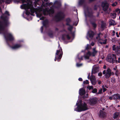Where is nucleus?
Segmentation results:
<instances>
[{"label": "nucleus", "instance_id": "nucleus-1", "mask_svg": "<svg viewBox=\"0 0 120 120\" xmlns=\"http://www.w3.org/2000/svg\"><path fill=\"white\" fill-rule=\"evenodd\" d=\"M4 14L0 17L1 19L3 20V22L0 21V30H3L7 26L8 24V20L7 19V16H4Z\"/></svg>", "mask_w": 120, "mask_h": 120}, {"label": "nucleus", "instance_id": "nucleus-2", "mask_svg": "<svg viewBox=\"0 0 120 120\" xmlns=\"http://www.w3.org/2000/svg\"><path fill=\"white\" fill-rule=\"evenodd\" d=\"M76 105L77 106L74 109V110L78 112H81L88 109L87 104L85 102H84L83 104L81 102L80 104H79L78 103H77Z\"/></svg>", "mask_w": 120, "mask_h": 120}, {"label": "nucleus", "instance_id": "nucleus-3", "mask_svg": "<svg viewBox=\"0 0 120 120\" xmlns=\"http://www.w3.org/2000/svg\"><path fill=\"white\" fill-rule=\"evenodd\" d=\"M65 15L64 12L61 11L58 12L55 16L54 18L57 22H59L62 20L64 18Z\"/></svg>", "mask_w": 120, "mask_h": 120}, {"label": "nucleus", "instance_id": "nucleus-4", "mask_svg": "<svg viewBox=\"0 0 120 120\" xmlns=\"http://www.w3.org/2000/svg\"><path fill=\"white\" fill-rule=\"evenodd\" d=\"M60 48L59 50H57L56 51L55 55V58L54 60L55 61L57 60L58 62L60 61L62 57L63 54L62 49L61 47H60Z\"/></svg>", "mask_w": 120, "mask_h": 120}, {"label": "nucleus", "instance_id": "nucleus-5", "mask_svg": "<svg viewBox=\"0 0 120 120\" xmlns=\"http://www.w3.org/2000/svg\"><path fill=\"white\" fill-rule=\"evenodd\" d=\"M117 58L116 55L114 54H109L106 58V60L109 62L113 64L115 62V60Z\"/></svg>", "mask_w": 120, "mask_h": 120}, {"label": "nucleus", "instance_id": "nucleus-6", "mask_svg": "<svg viewBox=\"0 0 120 120\" xmlns=\"http://www.w3.org/2000/svg\"><path fill=\"white\" fill-rule=\"evenodd\" d=\"M4 37L6 41H12L14 40V38L11 34L4 32L3 33Z\"/></svg>", "mask_w": 120, "mask_h": 120}, {"label": "nucleus", "instance_id": "nucleus-7", "mask_svg": "<svg viewBox=\"0 0 120 120\" xmlns=\"http://www.w3.org/2000/svg\"><path fill=\"white\" fill-rule=\"evenodd\" d=\"M101 6L104 11H107L109 7V4L106 0H105L101 3Z\"/></svg>", "mask_w": 120, "mask_h": 120}, {"label": "nucleus", "instance_id": "nucleus-8", "mask_svg": "<svg viewBox=\"0 0 120 120\" xmlns=\"http://www.w3.org/2000/svg\"><path fill=\"white\" fill-rule=\"evenodd\" d=\"M89 102L90 105L93 106L98 102V100L95 98H90L89 100Z\"/></svg>", "mask_w": 120, "mask_h": 120}, {"label": "nucleus", "instance_id": "nucleus-9", "mask_svg": "<svg viewBox=\"0 0 120 120\" xmlns=\"http://www.w3.org/2000/svg\"><path fill=\"white\" fill-rule=\"evenodd\" d=\"M45 11H47L48 13V14L49 16L52 15L55 12V11L54 9L51 7L49 10L46 9Z\"/></svg>", "mask_w": 120, "mask_h": 120}, {"label": "nucleus", "instance_id": "nucleus-10", "mask_svg": "<svg viewBox=\"0 0 120 120\" xmlns=\"http://www.w3.org/2000/svg\"><path fill=\"white\" fill-rule=\"evenodd\" d=\"M22 46V45L20 44H16L11 46V47L12 49H16L21 47Z\"/></svg>", "mask_w": 120, "mask_h": 120}, {"label": "nucleus", "instance_id": "nucleus-11", "mask_svg": "<svg viewBox=\"0 0 120 120\" xmlns=\"http://www.w3.org/2000/svg\"><path fill=\"white\" fill-rule=\"evenodd\" d=\"M111 75V70L109 69H108L107 70L106 74L105 75V77L106 79H108Z\"/></svg>", "mask_w": 120, "mask_h": 120}, {"label": "nucleus", "instance_id": "nucleus-12", "mask_svg": "<svg viewBox=\"0 0 120 120\" xmlns=\"http://www.w3.org/2000/svg\"><path fill=\"white\" fill-rule=\"evenodd\" d=\"M101 33H100L99 34H98V37L99 38V40L98 42L99 43H100V44H101V45H102L103 44H106L107 43V39H105L104 40V41L102 42L100 41V40H102L103 41H104L103 40H102L100 38V35L101 34Z\"/></svg>", "mask_w": 120, "mask_h": 120}, {"label": "nucleus", "instance_id": "nucleus-13", "mask_svg": "<svg viewBox=\"0 0 120 120\" xmlns=\"http://www.w3.org/2000/svg\"><path fill=\"white\" fill-rule=\"evenodd\" d=\"M95 35L94 32L93 31L90 30L88 31V35L89 37L91 38H92Z\"/></svg>", "mask_w": 120, "mask_h": 120}, {"label": "nucleus", "instance_id": "nucleus-14", "mask_svg": "<svg viewBox=\"0 0 120 120\" xmlns=\"http://www.w3.org/2000/svg\"><path fill=\"white\" fill-rule=\"evenodd\" d=\"M113 99L115 100H120V95L118 94H116L113 95Z\"/></svg>", "mask_w": 120, "mask_h": 120}, {"label": "nucleus", "instance_id": "nucleus-15", "mask_svg": "<svg viewBox=\"0 0 120 120\" xmlns=\"http://www.w3.org/2000/svg\"><path fill=\"white\" fill-rule=\"evenodd\" d=\"M86 93L85 90L83 88H82L79 89V93L80 95H83L85 94Z\"/></svg>", "mask_w": 120, "mask_h": 120}, {"label": "nucleus", "instance_id": "nucleus-16", "mask_svg": "<svg viewBox=\"0 0 120 120\" xmlns=\"http://www.w3.org/2000/svg\"><path fill=\"white\" fill-rule=\"evenodd\" d=\"M98 68L97 67H94L92 69L91 73V75L96 73L98 70Z\"/></svg>", "mask_w": 120, "mask_h": 120}, {"label": "nucleus", "instance_id": "nucleus-17", "mask_svg": "<svg viewBox=\"0 0 120 120\" xmlns=\"http://www.w3.org/2000/svg\"><path fill=\"white\" fill-rule=\"evenodd\" d=\"M91 56V52L88 51L86 53V55L84 56V57L86 59L88 60L89 59L90 57Z\"/></svg>", "mask_w": 120, "mask_h": 120}, {"label": "nucleus", "instance_id": "nucleus-18", "mask_svg": "<svg viewBox=\"0 0 120 120\" xmlns=\"http://www.w3.org/2000/svg\"><path fill=\"white\" fill-rule=\"evenodd\" d=\"M93 51L92 52H91V56L94 57L95 56L98 52V51L96 50V48H94L93 49Z\"/></svg>", "mask_w": 120, "mask_h": 120}, {"label": "nucleus", "instance_id": "nucleus-19", "mask_svg": "<svg viewBox=\"0 0 120 120\" xmlns=\"http://www.w3.org/2000/svg\"><path fill=\"white\" fill-rule=\"evenodd\" d=\"M105 113L102 110H100V112L99 116L101 118H103L105 117Z\"/></svg>", "mask_w": 120, "mask_h": 120}, {"label": "nucleus", "instance_id": "nucleus-20", "mask_svg": "<svg viewBox=\"0 0 120 120\" xmlns=\"http://www.w3.org/2000/svg\"><path fill=\"white\" fill-rule=\"evenodd\" d=\"M49 23L47 19H45L44 20L42 23L43 26L45 28H46L47 25Z\"/></svg>", "mask_w": 120, "mask_h": 120}, {"label": "nucleus", "instance_id": "nucleus-21", "mask_svg": "<svg viewBox=\"0 0 120 120\" xmlns=\"http://www.w3.org/2000/svg\"><path fill=\"white\" fill-rule=\"evenodd\" d=\"M66 22V25L67 26L70 25V23L71 22V20L70 18H67L65 20Z\"/></svg>", "mask_w": 120, "mask_h": 120}, {"label": "nucleus", "instance_id": "nucleus-22", "mask_svg": "<svg viewBox=\"0 0 120 120\" xmlns=\"http://www.w3.org/2000/svg\"><path fill=\"white\" fill-rule=\"evenodd\" d=\"M90 24L92 25L93 27L94 28V30L96 27L97 24L91 19L90 20Z\"/></svg>", "mask_w": 120, "mask_h": 120}, {"label": "nucleus", "instance_id": "nucleus-23", "mask_svg": "<svg viewBox=\"0 0 120 120\" xmlns=\"http://www.w3.org/2000/svg\"><path fill=\"white\" fill-rule=\"evenodd\" d=\"M54 4H56L58 5V6H55V8H59L61 6L60 3L57 1H56L54 2Z\"/></svg>", "mask_w": 120, "mask_h": 120}, {"label": "nucleus", "instance_id": "nucleus-24", "mask_svg": "<svg viewBox=\"0 0 120 120\" xmlns=\"http://www.w3.org/2000/svg\"><path fill=\"white\" fill-rule=\"evenodd\" d=\"M109 25H110L114 26L116 25V23L115 22V21L112 19L110 20L109 21Z\"/></svg>", "mask_w": 120, "mask_h": 120}, {"label": "nucleus", "instance_id": "nucleus-25", "mask_svg": "<svg viewBox=\"0 0 120 120\" xmlns=\"http://www.w3.org/2000/svg\"><path fill=\"white\" fill-rule=\"evenodd\" d=\"M48 35L50 38L53 37V33L52 30H50L49 31L48 33Z\"/></svg>", "mask_w": 120, "mask_h": 120}, {"label": "nucleus", "instance_id": "nucleus-26", "mask_svg": "<svg viewBox=\"0 0 120 120\" xmlns=\"http://www.w3.org/2000/svg\"><path fill=\"white\" fill-rule=\"evenodd\" d=\"M27 4H25L21 5V8L22 9H25L27 8Z\"/></svg>", "mask_w": 120, "mask_h": 120}, {"label": "nucleus", "instance_id": "nucleus-27", "mask_svg": "<svg viewBox=\"0 0 120 120\" xmlns=\"http://www.w3.org/2000/svg\"><path fill=\"white\" fill-rule=\"evenodd\" d=\"M119 113L118 112H116L114 114L113 116V118L114 119H115L117 118L119 115Z\"/></svg>", "mask_w": 120, "mask_h": 120}, {"label": "nucleus", "instance_id": "nucleus-28", "mask_svg": "<svg viewBox=\"0 0 120 120\" xmlns=\"http://www.w3.org/2000/svg\"><path fill=\"white\" fill-rule=\"evenodd\" d=\"M85 0H79V5H83L85 3Z\"/></svg>", "mask_w": 120, "mask_h": 120}, {"label": "nucleus", "instance_id": "nucleus-29", "mask_svg": "<svg viewBox=\"0 0 120 120\" xmlns=\"http://www.w3.org/2000/svg\"><path fill=\"white\" fill-rule=\"evenodd\" d=\"M93 13L92 11L90 12L88 11V12L87 15L89 17H91L93 16Z\"/></svg>", "mask_w": 120, "mask_h": 120}, {"label": "nucleus", "instance_id": "nucleus-30", "mask_svg": "<svg viewBox=\"0 0 120 120\" xmlns=\"http://www.w3.org/2000/svg\"><path fill=\"white\" fill-rule=\"evenodd\" d=\"M117 48L116 51V52L118 54H120V48L118 46H116Z\"/></svg>", "mask_w": 120, "mask_h": 120}, {"label": "nucleus", "instance_id": "nucleus-31", "mask_svg": "<svg viewBox=\"0 0 120 120\" xmlns=\"http://www.w3.org/2000/svg\"><path fill=\"white\" fill-rule=\"evenodd\" d=\"M68 26H69V27L68 28V30L70 32H71L72 29L73 28L72 26L71 25Z\"/></svg>", "mask_w": 120, "mask_h": 120}, {"label": "nucleus", "instance_id": "nucleus-32", "mask_svg": "<svg viewBox=\"0 0 120 120\" xmlns=\"http://www.w3.org/2000/svg\"><path fill=\"white\" fill-rule=\"evenodd\" d=\"M93 89L92 91V93H96L97 91V89L95 88Z\"/></svg>", "mask_w": 120, "mask_h": 120}, {"label": "nucleus", "instance_id": "nucleus-33", "mask_svg": "<svg viewBox=\"0 0 120 120\" xmlns=\"http://www.w3.org/2000/svg\"><path fill=\"white\" fill-rule=\"evenodd\" d=\"M95 79V77L94 75H91V76L90 80L92 81V80L94 81Z\"/></svg>", "mask_w": 120, "mask_h": 120}, {"label": "nucleus", "instance_id": "nucleus-34", "mask_svg": "<svg viewBox=\"0 0 120 120\" xmlns=\"http://www.w3.org/2000/svg\"><path fill=\"white\" fill-rule=\"evenodd\" d=\"M112 49L113 51H116L117 47H116V45H113L112 46Z\"/></svg>", "mask_w": 120, "mask_h": 120}, {"label": "nucleus", "instance_id": "nucleus-35", "mask_svg": "<svg viewBox=\"0 0 120 120\" xmlns=\"http://www.w3.org/2000/svg\"><path fill=\"white\" fill-rule=\"evenodd\" d=\"M116 14L115 13H113L111 15V17L113 19H114L116 18Z\"/></svg>", "mask_w": 120, "mask_h": 120}, {"label": "nucleus", "instance_id": "nucleus-36", "mask_svg": "<svg viewBox=\"0 0 120 120\" xmlns=\"http://www.w3.org/2000/svg\"><path fill=\"white\" fill-rule=\"evenodd\" d=\"M115 63H120V58L119 57L118 58V60H116H116H115Z\"/></svg>", "mask_w": 120, "mask_h": 120}, {"label": "nucleus", "instance_id": "nucleus-37", "mask_svg": "<svg viewBox=\"0 0 120 120\" xmlns=\"http://www.w3.org/2000/svg\"><path fill=\"white\" fill-rule=\"evenodd\" d=\"M30 11L31 13V14H30L33 15V14L34 13V9H30Z\"/></svg>", "mask_w": 120, "mask_h": 120}, {"label": "nucleus", "instance_id": "nucleus-38", "mask_svg": "<svg viewBox=\"0 0 120 120\" xmlns=\"http://www.w3.org/2000/svg\"><path fill=\"white\" fill-rule=\"evenodd\" d=\"M117 4L118 3L117 2H116L112 4V6L113 7H115L116 6Z\"/></svg>", "mask_w": 120, "mask_h": 120}, {"label": "nucleus", "instance_id": "nucleus-39", "mask_svg": "<svg viewBox=\"0 0 120 120\" xmlns=\"http://www.w3.org/2000/svg\"><path fill=\"white\" fill-rule=\"evenodd\" d=\"M102 87L103 90V92H104L107 90V89L105 87L104 85H102Z\"/></svg>", "mask_w": 120, "mask_h": 120}, {"label": "nucleus", "instance_id": "nucleus-40", "mask_svg": "<svg viewBox=\"0 0 120 120\" xmlns=\"http://www.w3.org/2000/svg\"><path fill=\"white\" fill-rule=\"evenodd\" d=\"M105 24L104 23H102L101 25V27L102 28H104L105 27Z\"/></svg>", "mask_w": 120, "mask_h": 120}, {"label": "nucleus", "instance_id": "nucleus-41", "mask_svg": "<svg viewBox=\"0 0 120 120\" xmlns=\"http://www.w3.org/2000/svg\"><path fill=\"white\" fill-rule=\"evenodd\" d=\"M87 88L89 90H90L91 89H93V87L92 86H88L87 87Z\"/></svg>", "mask_w": 120, "mask_h": 120}, {"label": "nucleus", "instance_id": "nucleus-42", "mask_svg": "<svg viewBox=\"0 0 120 120\" xmlns=\"http://www.w3.org/2000/svg\"><path fill=\"white\" fill-rule=\"evenodd\" d=\"M111 81L113 83L115 82V79L114 78H112L111 79Z\"/></svg>", "mask_w": 120, "mask_h": 120}, {"label": "nucleus", "instance_id": "nucleus-43", "mask_svg": "<svg viewBox=\"0 0 120 120\" xmlns=\"http://www.w3.org/2000/svg\"><path fill=\"white\" fill-rule=\"evenodd\" d=\"M83 83L84 84H89V81L87 80H86V81H84Z\"/></svg>", "mask_w": 120, "mask_h": 120}, {"label": "nucleus", "instance_id": "nucleus-44", "mask_svg": "<svg viewBox=\"0 0 120 120\" xmlns=\"http://www.w3.org/2000/svg\"><path fill=\"white\" fill-rule=\"evenodd\" d=\"M5 2L7 4H9L11 1V0H5Z\"/></svg>", "mask_w": 120, "mask_h": 120}, {"label": "nucleus", "instance_id": "nucleus-45", "mask_svg": "<svg viewBox=\"0 0 120 120\" xmlns=\"http://www.w3.org/2000/svg\"><path fill=\"white\" fill-rule=\"evenodd\" d=\"M116 11L118 13H120V9L119 8H117L116 9Z\"/></svg>", "mask_w": 120, "mask_h": 120}, {"label": "nucleus", "instance_id": "nucleus-46", "mask_svg": "<svg viewBox=\"0 0 120 120\" xmlns=\"http://www.w3.org/2000/svg\"><path fill=\"white\" fill-rule=\"evenodd\" d=\"M4 14L7 15L8 16H10V15L9 14V12L7 11H6Z\"/></svg>", "mask_w": 120, "mask_h": 120}, {"label": "nucleus", "instance_id": "nucleus-47", "mask_svg": "<svg viewBox=\"0 0 120 120\" xmlns=\"http://www.w3.org/2000/svg\"><path fill=\"white\" fill-rule=\"evenodd\" d=\"M90 46L89 45V44H88L87 45L86 47V50H88L90 49Z\"/></svg>", "mask_w": 120, "mask_h": 120}, {"label": "nucleus", "instance_id": "nucleus-48", "mask_svg": "<svg viewBox=\"0 0 120 120\" xmlns=\"http://www.w3.org/2000/svg\"><path fill=\"white\" fill-rule=\"evenodd\" d=\"M26 14L27 15H29L30 14V12L28 11H26Z\"/></svg>", "mask_w": 120, "mask_h": 120}, {"label": "nucleus", "instance_id": "nucleus-49", "mask_svg": "<svg viewBox=\"0 0 120 120\" xmlns=\"http://www.w3.org/2000/svg\"><path fill=\"white\" fill-rule=\"evenodd\" d=\"M42 15V14L41 13H38L37 14V16L39 17H41Z\"/></svg>", "mask_w": 120, "mask_h": 120}, {"label": "nucleus", "instance_id": "nucleus-50", "mask_svg": "<svg viewBox=\"0 0 120 120\" xmlns=\"http://www.w3.org/2000/svg\"><path fill=\"white\" fill-rule=\"evenodd\" d=\"M53 4V3L52 2H49V3H47L46 4H48L49 6L52 5Z\"/></svg>", "mask_w": 120, "mask_h": 120}, {"label": "nucleus", "instance_id": "nucleus-51", "mask_svg": "<svg viewBox=\"0 0 120 120\" xmlns=\"http://www.w3.org/2000/svg\"><path fill=\"white\" fill-rule=\"evenodd\" d=\"M66 37L67 39L68 40H70L71 38V37L69 36L68 34L66 35Z\"/></svg>", "mask_w": 120, "mask_h": 120}, {"label": "nucleus", "instance_id": "nucleus-52", "mask_svg": "<svg viewBox=\"0 0 120 120\" xmlns=\"http://www.w3.org/2000/svg\"><path fill=\"white\" fill-rule=\"evenodd\" d=\"M97 0H89V3H91L92 2L95 1Z\"/></svg>", "mask_w": 120, "mask_h": 120}, {"label": "nucleus", "instance_id": "nucleus-53", "mask_svg": "<svg viewBox=\"0 0 120 120\" xmlns=\"http://www.w3.org/2000/svg\"><path fill=\"white\" fill-rule=\"evenodd\" d=\"M97 6L96 5H95L94 6V9L95 10H97Z\"/></svg>", "mask_w": 120, "mask_h": 120}, {"label": "nucleus", "instance_id": "nucleus-54", "mask_svg": "<svg viewBox=\"0 0 120 120\" xmlns=\"http://www.w3.org/2000/svg\"><path fill=\"white\" fill-rule=\"evenodd\" d=\"M62 39L63 41H65V38L64 35L62 36Z\"/></svg>", "mask_w": 120, "mask_h": 120}, {"label": "nucleus", "instance_id": "nucleus-55", "mask_svg": "<svg viewBox=\"0 0 120 120\" xmlns=\"http://www.w3.org/2000/svg\"><path fill=\"white\" fill-rule=\"evenodd\" d=\"M102 89H101L99 91V92L98 93V94H101L102 93Z\"/></svg>", "mask_w": 120, "mask_h": 120}, {"label": "nucleus", "instance_id": "nucleus-56", "mask_svg": "<svg viewBox=\"0 0 120 120\" xmlns=\"http://www.w3.org/2000/svg\"><path fill=\"white\" fill-rule=\"evenodd\" d=\"M78 59L79 60H83V56H81V58H80L78 56Z\"/></svg>", "mask_w": 120, "mask_h": 120}, {"label": "nucleus", "instance_id": "nucleus-57", "mask_svg": "<svg viewBox=\"0 0 120 120\" xmlns=\"http://www.w3.org/2000/svg\"><path fill=\"white\" fill-rule=\"evenodd\" d=\"M88 97V94H86V96H84L83 97V98L84 99H85L86 98H87Z\"/></svg>", "mask_w": 120, "mask_h": 120}, {"label": "nucleus", "instance_id": "nucleus-58", "mask_svg": "<svg viewBox=\"0 0 120 120\" xmlns=\"http://www.w3.org/2000/svg\"><path fill=\"white\" fill-rule=\"evenodd\" d=\"M43 26H42L41 28V33H42L43 29Z\"/></svg>", "mask_w": 120, "mask_h": 120}, {"label": "nucleus", "instance_id": "nucleus-59", "mask_svg": "<svg viewBox=\"0 0 120 120\" xmlns=\"http://www.w3.org/2000/svg\"><path fill=\"white\" fill-rule=\"evenodd\" d=\"M98 76H101L102 75V74L101 72H100L98 74Z\"/></svg>", "mask_w": 120, "mask_h": 120}, {"label": "nucleus", "instance_id": "nucleus-60", "mask_svg": "<svg viewBox=\"0 0 120 120\" xmlns=\"http://www.w3.org/2000/svg\"><path fill=\"white\" fill-rule=\"evenodd\" d=\"M82 65V64H79L78 63H77V65L78 67H80Z\"/></svg>", "mask_w": 120, "mask_h": 120}, {"label": "nucleus", "instance_id": "nucleus-61", "mask_svg": "<svg viewBox=\"0 0 120 120\" xmlns=\"http://www.w3.org/2000/svg\"><path fill=\"white\" fill-rule=\"evenodd\" d=\"M4 2V0H0V4H1Z\"/></svg>", "mask_w": 120, "mask_h": 120}, {"label": "nucleus", "instance_id": "nucleus-62", "mask_svg": "<svg viewBox=\"0 0 120 120\" xmlns=\"http://www.w3.org/2000/svg\"><path fill=\"white\" fill-rule=\"evenodd\" d=\"M22 1V3H26V0H21Z\"/></svg>", "mask_w": 120, "mask_h": 120}, {"label": "nucleus", "instance_id": "nucleus-63", "mask_svg": "<svg viewBox=\"0 0 120 120\" xmlns=\"http://www.w3.org/2000/svg\"><path fill=\"white\" fill-rule=\"evenodd\" d=\"M113 95H112V96H110L109 97V99L110 100H112V99H113V98L112 97Z\"/></svg>", "mask_w": 120, "mask_h": 120}, {"label": "nucleus", "instance_id": "nucleus-64", "mask_svg": "<svg viewBox=\"0 0 120 120\" xmlns=\"http://www.w3.org/2000/svg\"><path fill=\"white\" fill-rule=\"evenodd\" d=\"M91 82L92 83L93 85H95L96 84V83L95 82H94V81H91Z\"/></svg>", "mask_w": 120, "mask_h": 120}]
</instances>
